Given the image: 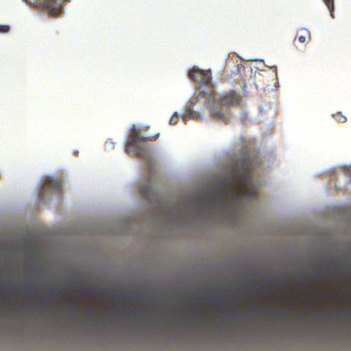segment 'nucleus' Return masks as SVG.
Returning a JSON list of instances; mask_svg holds the SVG:
<instances>
[{"mask_svg":"<svg viewBox=\"0 0 351 351\" xmlns=\"http://www.w3.org/2000/svg\"><path fill=\"white\" fill-rule=\"evenodd\" d=\"M189 78L195 82H197L199 86L211 85V72L210 70H201L197 67L193 69L188 73Z\"/></svg>","mask_w":351,"mask_h":351,"instance_id":"nucleus-5","label":"nucleus"},{"mask_svg":"<svg viewBox=\"0 0 351 351\" xmlns=\"http://www.w3.org/2000/svg\"><path fill=\"white\" fill-rule=\"evenodd\" d=\"M47 192L61 194L62 192V181L60 179L47 178L39 192L40 198H44Z\"/></svg>","mask_w":351,"mask_h":351,"instance_id":"nucleus-6","label":"nucleus"},{"mask_svg":"<svg viewBox=\"0 0 351 351\" xmlns=\"http://www.w3.org/2000/svg\"><path fill=\"white\" fill-rule=\"evenodd\" d=\"M152 140L153 138L150 137H143L139 130L133 128L130 131L126 152L129 154L133 152L137 157L145 159L149 162V166L151 167V156L147 142V141ZM151 173L152 172L150 171L147 183L142 184L140 186V193L147 199L150 198L152 193Z\"/></svg>","mask_w":351,"mask_h":351,"instance_id":"nucleus-3","label":"nucleus"},{"mask_svg":"<svg viewBox=\"0 0 351 351\" xmlns=\"http://www.w3.org/2000/svg\"><path fill=\"white\" fill-rule=\"evenodd\" d=\"M24 2L27 3V0H23Z\"/></svg>","mask_w":351,"mask_h":351,"instance_id":"nucleus-14","label":"nucleus"},{"mask_svg":"<svg viewBox=\"0 0 351 351\" xmlns=\"http://www.w3.org/2000/svg\"><path fill=\"white\" fill-rule=\"evenodd\" d=\"M334 117L341 123H344L346 121L347 119L345 116H343L341 112H338L334 115Z\"/></svg>","mask_w":351,"mask_h":351,"instance_id":"nucleus-9","label":"nucleus"},{"mask_svg":"<svg viewBox=\"0 0 351 351\" xmlns=\"http://www.w3.org/2000/svg\"><path fill=\"white\" fill-rule=\"evenodd\" d=\"M70 0H36L34 6L42 11L47 12L51 17H58L63 12V2Z\"/></svg>","mask_w":351,"mask_h":351,"instance_id":"nucleus-4","label":"nucleus"},{"mask_svg":"<svg viewBox=\"0 0 351 351\" xmlns=\"http://www.w3.org/2000/svg\"><path fill=\"white\" fill-rule=\"evenodd\" d=\"M10 29V26L8 25H0V33H7Z\"/></svg>","mask_w":351,"mask_h":351,"instance_id":"nucleus-10","label":"nucleus"},{"mask_svg":"<svg viewBox=\"0 0 351 351\" xmlns=\"http://www.w3.org/2000/svg\"><path fill=\"white\" fill-rule=\"evenodd\" d=\"M259 165L258 156L244 157L239 168L233 169L229 176L218 182L213 192L197 197L199 206L221 212L234 211L240 208L243 202H252L257 198V193L250 176Z\"/></svg>","mask_w":351,"mask_h":351,"instance_id":"nucleus-1","label":"nucleus"},{"mask_svg":"<svg viewBox=\"0 0 351 351\" xmlns=\"http://www.w3.org/2000/svg\"><path fill=\"white\" fill-rule=\"evenodd\" d=\"M321 261L324 263V264H328V262H329V259L327 258L326 257H322L321 258Z\"/></svg>","mask_w":351,"mask_h":351,"instance_id":"nucleus-12","label":"nucleus"},{"mask_svg":"<svg viewBox=\"0 0 351 351\" xmlns=\"http://www.w3.org/2000/svg\"><path fill=\"white\" fill-rule=\"evenodd\" d=\"M178 114H174L169 120V123L171 125H176L178 123Z\"/></svg>","mask_w":351,"mask_h":351,"instance_id":"nucleus-11","label":"nucleus"},{"mask_svg":"<svg viewBox=\"0 0 351 351\" xmlns=\"http://www.w3.org/2000/svg\"><path fill=\"white\" fill-rule=\"evenodd\" d=\"M325 4L326 5L330 16L334 18V10H335V5H334V0H323Z\"/></svg>","mask_w":351,"mask_h":351,"instance_id":"nucleus-8","label":"nucleus"},{"mask_svg":"<svg viewBox=\"0 0 351 351\" xmlns=\"http://www.w3.org/2000/svg\"><path fill=\"white\" fill-rule=\"evenodd\" d=\"M5 289L8 290L10 289V287L7 286V287H5Z\"/></svg>","mask_w":351,"mask_h":351,"instance_id":"nucleus-13","label":"nucleus"},{"mask_svg":"<svg viewBox=\"0 0 351 351\" xmlns=\"http://www.w3.org/2000/svg\"><path fill=\"white\" fill-rule=\"evenodd\" d=\"M202 100L204 106L210 108V116L213 118L226 123L228 122L229 118L222 110L216 109L215 106H230L236 105L239 104L240 97L234 91H230L220 97V98L217 97V94L213 90L209 93L201 92L194 98L188 108L186 114L183 117L184 121H185L186 116H188L189 118L194 119L199 117V112L195 111L193 107L197 103Z\"/></svg>","mask_w":351,"mask_h":351,"instance_id":"nucleus-2","label":"nucleus"},{"mask_svg":"<svg viewBox=\"0 0 351 351\" xmlns=\"http://www.w3.org/2000/svg\"><path fill=\"white\" fill-rule=\"evenodd\" d=\"M298 38V40L303 43H305L307 40L311 39V34L308 29H300L298 32L296 37L295 38V40Z\"/></svg>","mask_w":351,"mask_h":351,"instance_id":"nucleus-7","label":"nucleus"}]
</instances>
